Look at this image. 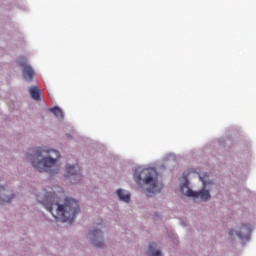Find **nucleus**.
<instances>
[{
	"instance_id": "f257e3e1",
	"label": "nucleus",
	"mask_w": 256,
	"mask_h": 256,
	"mask_svg": "<svg viewBox=\"0 0 256 256\" xmlns=\"http://www.w3.org/2000/svg\"><path fill=\"white\" fill-rule=\"evenodd\" d=\"M37 200L55 219L62 222L72 223L80 211L78 201L65 197L63 189L56 194L52 187H46L39 193Z\"/></svg>"
},
{
	"instance_id": "f03ea898",
	"label": "nucleus",
	"mask_w": 256,
	"mask_h": 256,
	"mask_svg": "<svg viewBox=\"0 0 256 256\" xmlns=\"http://www.w3.org/2000/svg\"><path fill=\"white\" fill-rule=\"evenodd\" d=\"M32 166L34 169H36L40 173H51V174H57L59 170V166L57 165V160L60 157L59 151L55 149H50L47 151V156H45L42 160L40 158L42 157L43 150L39 149H33L32 150Z\"/></svg>"
},
{
	"instance_id": "7ed1b4c3",
	"label": "nucleus",
	"mask_w": 256,
	"mask_h": 256,
	"mask_svg": "<svg viewBox=\"0 0 256 256\" xmlns=\"http://www.w3.org/2000/svg\"><path fill=\"white\" fill-rule=\"evenodd\" d=\"M199 178L203 184V188L201 191L194 192L193 190H191V188L189 187V181H185V183L181 186V191L187 197H193L195 199L200 198L201 201L206 202L211 198L209 191L206 190L207 185L210 184L209 176L207 174H204V175H200Z\"/></svg>"
},
{
	"instance_id": "20e7f679",
	"label": "nucleus",
	"mask_w": 256,
	"mask_h": 256,
	"mask_svg": "<svg viewBox=\"0 0 256 256\" xmlns=\"http://www.w3.org/2000/svg\"><path fill=\"white\" fill-rule=\"evenodd\" d=\"M143 174H145V178L143 180V186L146 187V195L151 197V194L160 192L161 186L158 183L159 174L156 169H144Z\"/></svg>"
},
{
	"instance_id": "39448f33",
	"label": "nucleus",
	"mask_w": 256,
	"mask_h": 256,
	"mask_svg": "<svg viewBox=\"0 0 256 256\" xmlns=\"http://www.w3.org/2000/svg\"><path fill=\"white\" fill-rule=\"evenodd\" d=\"M66 173V177H70V182H72V184H76L77 182L82 180L81 167H79L78 164H67Z\"/></svg>"
},
{
	"instance_id": "423d86ee",
	"label": "nucleus",
	"mask_w": 256,
	"mask_h": 256,
	"mask_svg": "<svg viewBox=\"0 0 256 256\" xmlns=\"http://www.w3.org/2000/svg\"><path fill=\"white\" fill-rule=\"evenodd\" d=\"M18 64L23 67V77L26 81L31 82L35 76V71L32 66L26 64V58H18Z\"/></svg>"
},
{
	"instance_id": "0eeeda50",
	"label": "nucleus",
	"mask_w": 256,
	"mask_h": 256,
	"mask_svg": "<svg viewBox=\"0 0 256 256\" xmlns=\"http://www.w3.org/2000/svg\"><path fill=\"white\" fill-rule=\"evenodd\" d=\"M14 198L15 195L11 190L6 189L4 186H0V205L11 203Z\"/></svg>"
},
{
	"instance_id": "6e6552de",
	"label": "nucleus",
	"mask_w": 256,
	"mask_h": 256,
	"mask_svg": "<svg viewBox=\"0 0 256 256\" xmlns=\"http://www.w3.org/2000/svg\"><path fill=\"white\" fill-rule=\"evenodd\" d=\"M236 234V236L242 240L248 239L249 234H251V227L244 225L242 228H240L239 231L230 230L229 235L230 237H233Z\"/></svg>"
},
{
	"instance_id": "1a4fd4ad",
	"label": "nucleus",
	"mask_w": 256,
	"mask_h": 256,
	"mask_svg": "<svg viewBox=\"0 0 256 256\" xmlns=\"http://www.w3.org/2000/svg\"><path fill=\"white\" fill-rule=\"evenodd\" d=\"M103 237V233L100 229H95L92 234H91V239L93 241V244L100 248L103 246V242L102 241H98L97 242V239H101Z\"/></svg>"
},
{
	"instance_id": "9d476101",
	"label": "nucleus",
	"mask_w": 256,
	"mask_h": 256,
	"mask_svg": "<svg viewBox=\"0 0 256 256\" xmlns=\"http://www.w3.org/2000/svg\"><path fill=\"white\" fill-rule=\"evenodd\" d=\"M117 196L120 201H123L125 203L131 202V194L126 193L123 189L117 190Z\"/></svg>"
},
{
	"instance_id": "9b49d317",
	"label": "nucleus",
	"mask_w": 256,
	"mask_h": 256,
	"mask_svg": "<svg viewBox=\"0 0 256 256\" xmlns=\"http://www.w3.org/2000/svg\"><path fill=\"white\" fill-rule=\"evenodd\" d=\"M29 93L33 100L39 101L40 100V89L38 86H32L29 88Z\"/></svg>"
},
{
	"instance_id": "f8f14e48",
	"label": "nucleus",
	"mask_w": 256,
	"mask_h": 256,
	"mask_svg": "<svg viewBox=\"0 0 256 256\" xmlns=\"http://www.w3.org/2000/svg\"><path fill=\"white\" fill-rule=\"evenodd\" d=\"M50 112H52L58 119H64V113L63 110H61L59 107H54L50 109Z\"/></svg>"
},
{
	"instance_id": "ddd939ff",
	"label": "nucleus",
	"mask_w": 256,
	"mask_h": 256,
	"mask_svg": "<svg viewBox=\"0 0 256 256\" xmlns=\"http://www.w3.org/2000/svg\"><path fill=\"white\" fill-rule=\"evenodd\" d=\"M154 248H155V244L149 245V253H151V256H162L159 250L153 251Z\"/></svg>"
},
{
	"instance_id": "4468645a",
	"label": "nucleus",
	"mask_w": 256,
	"mask_h": 256,
	"mask_svg": "<svg viewBox=\"0 0 256 256\" xmlns=\"http://www.w3.org/2000/svg\"><path fill=\"white\" fill-rule=\"evenodd\" d=\"M141 181H142V176H141V175H136V176H135V182H136V184H140Z\"/></svg>"
}]
</instances>
